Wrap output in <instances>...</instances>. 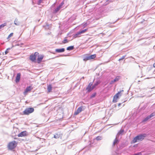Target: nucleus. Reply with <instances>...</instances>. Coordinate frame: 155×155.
<instances>
[{"mask_svg": "<svg viewBox=\"0 0 155 155\" xmlns=\"http://www.w3.org/2000/svg\"><path fill=\"white\" fill-rule=\"evenodd\" d=\"M60 136V134H56L54 135V137L55 138H58Z\"/></svg>", "mask_w": 155, "mask_h": 155, "instance_id": "obj_26", "label": "nucleus"}, {"mask_svg": "<svg viewBox=\"0 0 155 155\" xmlns=\"http://www.w3.org/2000/svg\"><path fill=\"white\" fill-rule=\"evenodd\" d=\"M21 74L20 73H18L16 77L15 81L16 82H18L20 79Z\"/></svg>", "mask_w": 155, "mask_h": 155, "instance_id": "obj_13", "label": "nucleus"}, {"mask_svg": "<svg viewBox=\"0 0 155 155\" xmlns=\"http://www.w3.org/2000/svg\"><path fill=\"white\" fill-rule=\"evenodd\" d=\"M68 42V41L67 39H64L63 41H62V43L65 44L66 43H67Z\"/></svg>", "mask_w": 155, "mask_h": 155, "instance_id": "obj_29", "label": "nucleus"}, {"mask_svg": "<svg viewBox=\"0 0 155 155\" xmlns=\"http://www.w3.org/2000/svg\"><path fill=\"white\" fill-rule=\"evenodd\" d=\"M52 87L51 85L49 84V85H48V86L47 90L48 92H50L52 90Z\"/></svg>", "mask_w": 155, "mask_h": 155, "instance_id": "obj_21", "label": "nucleus"}, {"mask_svg": "<svg viewBox=\"0 0 155 155\" xmlns=\"http://www.w3.org/2000/svg\"><path fill=\"white\" fill-rule=\"evenodd\" d=\"M92 85V83L91 82H90L88 85V86H89V87H91Z\"/></svg>", "mask_w": 155, "mask_h": 155, "instance_id": "obj_34", "label": "nucleus"}, {"mask_svg": "<svg viewBox=\"0 0 155 155\" xmlns=\"http://www.w3.org/2000/svg\"><path fill=\"white\" fill-rule=\"evenodd\" d=\"M32 89L31 88V87L29 86L28 87H27L26 89H25V90L24 93H27L28 91H30Z\"/></svg>", "mask_w": 155, "mask_h": 155, "instance_id": "obj_17", "label": "nucleus"}, {"mask_svg": "<svg viewBox=\"0 0 155 155\" xmlns=\"http://www.w3.org/2000/svg\"><path fill=\"white\" fill-rule=\"evenodd\" d=\"M102 138L101 136H98L96 137L95 139L97 140H101Z\"/></svg>", "mask_w": 155, "mask_h": 155, "instance_id": "obj_25", "label": "nucleus"}, {"mask_svg": "<svg viewBox=\"0 0 155 155\" xmlns=\"http://www.w3.org/2000/svg\"><path fill=\"white\" fill-rule=\"evenodd\" d=\"M13 33H10V35L8 36L7 38L8 39L11 37L13 35Z\"/></svg>", "mask_w": 155, "mask_h": 155, "instance_id": "obj_31", "label": "nucleus"}, {"mask_svg": "<svg viewBox=\"0 0 155 155\" xmlns=\"http://www.w3.org/2000/svg\"><path fill=\"white\" fill-rule=\"evenodd\" d=\"M45 28H47V29L49 28V25H46L45 26Z\"/></svg>", "mask_w": 155, "mask_h": 155, "instance_id": "obj_33", "label": "nucleus"}, {"mask_svg": "<svg viewBox=\"0 0 155 155\" xmlns=\"http://www.w3.org/2000/svg\"><path fill=\"white\" fill-rule=\"evenodd\" d=\"M126 57V55H124L121 58H120L119 60V61H120V60H122L124 59Z\"/></svg>", "mask_w": 155, "mask_h": 155, "instance_id": "obj_30", "label": "nucleus"}, {"mask_svg": "<svg viewBox=\"0 0 155 155\" xmlns=\"http://www.w3.org/2000/svg\"><path fill=\"white\" fill-rule=\"evenodd\" d=\"M34 111V109L32 107H28L26 108L23 111L24 114L28 115L32 113Z\"/></svg>", "mask_w": 155, "mask_h": 155, "instance_id": "obj_3", "label": "nucleus"}, {"mask_svg": "<svg viewBox=\"0 0 155 155\" xmlns=\"http://www.w3.org/2000/svg\"><path fill=\"white\" fill-rule=\"evenodd\" d=\"M121 103H119V104H118V106L119 107V106H120V105H121Z\"/></svg>", "mask_w": 155, "mask_h": 155, "instance_id": "obj_37", "label": "nucleus"}, {"mask_svg": "<svg viewBox=\"0 0 155 155\" xmlns=\"http://www.w3.org/2000/svg\"><path fill=\"white\" fill-rule=\"evenodd\" d=\"M27 132L25 131H23L19 134L18 136V137H24L27 135Z\"/></svg>", "mask_w": 155, "mask_h": 155, "instance_id": "obj_8", "label": "nucleus"}, {"mask_svg": "<svg viewBox=\"0 0 155 155\" xmlns=\"http://www.w3.org/2000/svg\"><path fill=\"white\" fill-rule=\"evenodd\" d=\"M82 110V107H80L78 108L77 110L74 112V114L77 115Z\"/></svg>", "mask_w": 155, "mask_h": 155, "instance_id": "obj_9", "label": "nucleus"}, {"mask_svg": "<svg viewBox=\"0 0 155 155\" xmlns=\"http://www.w3.org/2000/svg\"><path fill=\"white\" fill-rule=\"evenodd\" d=\"M153 66L155 68V63L153 64Z\"/></svg>", "mask_w": 155, "mask_h": 155, "instance_id": "obj_38", "label": "nucleus"}, {"mask_svg": "<svg viewBox=\"0 0 155 155\" xmlns=\"http://www.w3.org/2000/svg\"><path fill=\"white\" fill-rule=\"evenodd\" d=\"M94 89V87H93L92 86V87H89V86H88L86 88V90H87V91L89 92L91 91Z\"/></svg>", "mask_w": 155, "mask_h": 155, "instance_id": "obj_16", "label": "nucleus"}, {"mask_svg": "<svg viewBox=\"0 0 155 155\" xmlns=\"http://www.w3.org/2000/svg\"><path fill=\"white\" fill-rule=\"evenodd\" d=\"M17 143L15 141H13L10 142L8 145L9 149L12 150L14 149L17 146Z\"/></svg>", "mask_w": 155, "mask_h": 155, "instance_id": "obj_2", "label": "nucleus"}, {"mask_svg": "<svg viewBox=\"0 0 155 155\" xmlns=\"http://www.w3.org/2000/svg\"><path fill=\"white\" fill-rule=\"evenodd\" d=\"M55 5V3H54V4H53V5Z\"/></svg>", "mask_w": 155, "mask_h": 155, "instance_id": "obj_40", "label": "nucleus"}, {"mask_svg": "<svg viewBox=\"0 0 155 155\" xmlns=\"http://www.w3.org/2000/svg\"><path fill=\"white\" fill-rule=\"evenodd\" d=\"M120 76H117L114 80H112L110 81V84H112L115 82L118 81H119L120 80Z\"/></svg>", "mask_w": 155, "mask_h": 155, "instance_id": "obj_10", "label": "nucleus"}, {"mask_svg": "<svg viewBox=\"0 0 155 155\" xmlns=\"http://www.w3.org/2000/svg\"><path fill=\"white\" fill-rule=\"evenodd\" d=\"M61 8L59 6L56 8L53 11V13H56L58 12Z\"/></svg>", "mask_w": 155, "mask_h": 155, "instance_id": "obj_18", "label": "nucleus"}, {"mask_svg": "<svg viewBox=\"0 0 155 155\" xmlns=\"http://www.w3.org/2000/svg\"><path fill=\"white\" fill-rule=\"evenodd\" d=\"M65 51L64 48H62L61 49H55V51L58 53H61L64 52Z\"/></svg>", "mask_w": 155, "mask_h": 155, "instance_id": "obj_14", "label": "nucleus"}, {"mask_svg": "<svg viewBox=\"0 0 155 155\" xmlns=\"http://www.w3.org/2000/svg\"><path fill=\"white\" fill-rule=\"evenodd\" d=\"M74 48V46H69L67 48V50H73Z\"/></svg>", "mask_w": 155, "mask_h": 155, "instance_id": "obj_24", "label": "nucleus"}, {"mask_svg": "<svg viewBox=\"0 0 155 155\" xmlns=\"http://www.w3.org/2000/svg\"><path fill=\"white\" fill-rule=\"evenodd\" d=\"M87 30V29H85L77 32L74 35L73 38H76L80 37V35L81 34L84 33Z\"/></svg>", "mask_w": 155, "mask_h": 155, "instance_id": "obj_4", "label": "nucleus"}, {"mask_svg": "<svg viewBox=\"0 0 155 155\" xmlns=\"http://www.w3.org/2000/svg\"><path fill=\"white\" fill-rule=\"evenodd\" d=\"M100 83V81H97L93 85V87H94V88L96 86H97L98 84H99Z\"/></svg>", "mask_w": 155, "mask_h": 155, "instance_id": "obj_23", "label": "nucleus"}, {"mask_svg": "<svg viewBox=\"0 0 155 155\" xmlns=\"http://www.w3.org/2000/svg\"><path fill=\"white\" fill-rule=\"evenodd\" d=\"M64 4V2H62L61 4L59 5V7L61 8V6L63 5Z\"/></svg>", "mask_w": 155, "mask_h": 155, "instance_id": "obj_32", "label": "nucleus"}, {"mask_svg": "<svg viewBox=\"0 0 155 155\" xmlns=\"http://www.w3.org/2000/svg\"><path fill=\"white\" fill-rule=\"evenodd\" d=\"M117 137V136H116V137L115 139V140H114L113 142V146H115V145H117L118 144L119 141L117 139V137Z\"/></svg>", "mask_w": 155, "mask_h": 155, "instance_id": "obj_11", "label": "nucleus"}, {"mask_svg": "<svg viewBox=\"0 0 155 155\" xmlns=\"http://www.w3.org/2000/svg\"><path fill=\"white\" fill-rule=\"evenodd\" d=\"M14 24L16 25H20V22L18 21V19L17 18H16L14 21Z\"/></svg>", "mask_w": 155, "mask_h": 155, "instance_id": "obj_15", "label": "nucleus"}, {"mask_svg": "<svg viewBox=\"0 0 155 155\" xmlns=\"http://www.w3.org/2000/svg\"><path fill=\"white\" fill-rule=\"evenodd\" d=\"M10 49H11V48H8L6 49V50L5 51V54H7V53H8V51L10 50Z\"/></svg>", "mask_w": 155, "mask_h": 155, "instance_id": "obj_28", "label": "nucleus"}, {"mask_svg": "<svg viewBox=\"0 0 155 155\" xmlns=\"http://www.w3.org/2000/svg\"><path fill=\"white\" fill-rule=\"evenodd\" d=\"M124 132V130L123 129H121L119 131L118 133L116 136L118 137V135H122Z\"/></svg>", "mask_w": 155, "mask_h": 155, "instance_id": "obj_20", "label": "nucleus"}, {"mask_svg": "<svg viewBox=\"0 0 155 155\" xmlns=\"http://www.w3.org/2000/svg\"><path fill=\"white\" fill-rule=\"evenodd\" d=\"M82 78H84V77H82Z\"/></svg>", "mask_w": 155, "mask_h": 155, "instance_id": "obj_41", "label": "nucleus"}, {"mask_svg": "<svg viewBox=\"0 0 155 155\" xmlns=\"http://www.w3.org/2000/svg\"><path fill=\"white\" fill-rule=\"evenodd\" d=\"M37 56L38 57L37 61L39 63L41 61V60L43 59L44 56L43 55H39L38 54V55H37Z\"/></svg>", "mask_w": 155, "mask_h": 155, "instance_id": "obj_12", "label": "nucleus"}, {"mask_svg": "<svg viewBox=\"0 0 155 155\" xmlns=\"http://www.w3.org/2000/svg\"><path fill=\"white\" fill-rule=\"evenodd\" d=\"M89 58H90L89 57V55H86L84 57V58H83V60L84 61H86L87 60H90Z\"/></svg>", "mask_w": 155, "mask_h": 155, "instance_id": "obj_19", "label": "nucleus"}, {"mask_svg": "<svg viewBox=\"0 0 155 155\" xmlns=\"http://www.w3.org/2000/svg\"><path fill=\"white\" fill-rule=\"evenodd\" d=\"M155 116V112H153L150 115L148 116L145 118H144L143 120V122H146L149 119H150L152 117Z\"/></svg>", "mask_w": 155, "mask_h": 155, "instance_id": "obj_7", "label": "nucleus"}, {"mask_svg": "<svg viewBox=\"0 0 155 155\" xmlns=\"http://www.w3.org/2000/svg\"><path fill=\"white\" fill-rule=\"evenodd\" d=\"M124 91L122 90L119 92H118L117 94H116L114 96L113 102L114 103H116L117 102V99L119 95L120 94L121 92H123Z\"/></svg>", "mask_w": 155, "mask_h": 155, "instance_id": "obj_6", "label": "nucleus"}, {"mask_svg": "<svg viewBox=\"0 0 155 155\" xmlns=\"http://www.w3.org/2000/svg\"><path fill=\"white\" fill-rule=\"evenodd\" d=\"M1 55V54L0 53V55Z\"/></svg>", "mask_w": 155, "mask_h": 155, "instance_id": "obj_42", "label": "nucleus"}, {"mask_svg": "<svg viewBox=\"0 0 155 155\" xmlns=\"http://www.w3.org/2000/svg\"><path fill=\"white\" fill-rule=\"evenodd\" d=\"M41 1H42V0H39V1H38V3L39 4H40L41 2Z\"/></svg>", "mask_w": 155, "mask_h": 155, "instance_id": "obj_35", "label": "nucleus"}, {"mask_svg": "<svg viewBox=\"0 0 155 155\" xmlns=\"http://www.w3.org/2000/svg\"><path fill=\"white\" fill-rule=\"evenodd\" d=\"M39 53L38 52H35L34 54L31 55L30 57V60L32 61H34L36 59V58L37 57V56L38 55Z\"/></svg>", "mask_w": 155, "mask_h": 155, "instance_id": "obj_5", "label": "nucleus"}, {"mask_svg": "<svg viewBox=\"0 0 155 155\" xmlns=\"http://www.w3.org/2000/svg\"><path fill=\"white\" fill-rule=\"evenodd\" d=\"M147 136L146 134H141L136 136L133 139L132 142L133 143H135L137 142L142 141L144 139V138Z\"/></svg>", "mask_w": 155, "mask_h": 155, "instance_id": "obj_1", "label": "nucleus"}, {"mask_svg": "<svg viewBox=\"0 0 155 155\" xmlns=\"http://www.w3.org/2000/svg\"><path fill=\"white\" fill-rule=\"evenodd\" d=\"M1 103V102H0V104Z\"/></svg>", "mask_w": 155, "mask_h": 155, "instance_id": "obj_43", "label": "nucleus"}, {"mask_svg": "<svg viewBox=\"0 0 155 155\" xmlns=\"http://www.w3.org/2000/svg\"><path fill=\"white\" fill-rule=\"evenodd\" d=\"M89 57L90 58V60L93 59L96 57V55L95 54H94L91 55H89Z\"/></svg>", "mask_w": 155, "mask_h": 155, "instance_id": "obj_22", "label": "nucleus"}, {"mask_svg": "<svg viewBox=\"0 0 155 155\" xmlns=\"http://www.w3.org/2000/svg\"><path fill=\"white\" fill-rule=\"evenodd\" d=\"M87 25V23H85L84 25V27H85V26H86V25Z\"/></svg>", "mask_w": 155, "mask_h": 155, "instance_id": "obj_36", "label": "nucleus"}, {"mask_svg": "<svg viewBox=\"0 0 155 155\" xmlns=\"http://www.w3.org/2000/svg\"><path fill=\"white\" fill-rule=\"evenodd\" d=\"M6 25V23H4L0 25V29Z\"/></svg>", "mask_w": 155, "mask_h": 155, "instance_id": "obj_27", "label": "nucleus"}, {"mask_svg": "<svg viewBox=\"0 0 155 155\" xmlns=\"http://www.w3.org/2000/svg\"><path fill=\"white\" fill-rule=\"evenodd\" d=\"M107 2L109 0H106Z\"/></svg>", "mask_w": 155, "mask_h": 155, "instance_id": "obj_39", "label": "nucleus"}]
</instances>
